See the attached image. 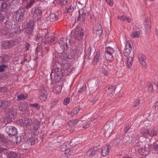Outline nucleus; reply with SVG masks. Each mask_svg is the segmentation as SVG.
I'll use <instances>...</instances> for the list:
<instances>
[{"label": "nucleus", "mask_w": 158, "mask_h": 158, "mask_svg": "<svg viewBox=\"0 0 158 158\" xmlns=\"http://www.w3.org/2000/svg\"><path fill=\"white\" fill-rule=\"evenodd\" d=\"M141 31H135L131 35V36L132 38H138L140 35Z\"/></svg>", "instance_id": "nucleus-33"}, {"label": "nucleus", "mask_w": 158, "mask_h": 158, "mask_svg": "<svg viewBox=\"0 0 158 158\" xmlns=\"http://www.w3.org/2000/svg\"><path fill=\"white\" fill-rule=\"evenodd\" d=\"M107 3L110 6H112L113 5V2L111 0H105Z\"/></svg>", "instance_id": "nucleus-58"}, {"label": "nucleus", "mask_w": 158, "mask_h": 158, "mask_svg": "<svg viewBox=\"0 0 158 158\" xmlns=\"http://www.w3.org/2000/svg\"><path fill=\"white\" fill-rule=\"evenodd\" d=\"M85 0H82L81 1H79L78 2L81 5H83L85 3Z\"/></svg>", "instance_id": "nucleus-62"}, {"label": "nucleus", "mask_w": 158, "mask_h": 158, "mask_svg": "<svg viewBox=\"0 0 158 158\" xmlns=\"http://www.w3.org/2000/svg\"><path fill=\"white\" fill-rule=\"evenodd\" d=\"M132 49L129 42H127L123 53L125 56L128 57L127 61V67L130 68L133 64V59L134 57V53L132 51Z\"/></svg>", "instance_id": "nucleus-1"}, {"label": "nucleus", "mask_w": 158, "mask_h": 158, "mask_svg": "<svg viewBox=\"0 0 158 158\" xmlns=\"http://www.w3.org/2000/svg\"><path fill=\"white\" fill-rule=\"evenodd\" d=\"M74 49L77 51V53L78 55L81 54V53L85 50L84 47L82 45L80 44L77 46Z\"/></svg>", "instance_id": "nucleus-25"}, {"label": "nucleus", "mask_w": 158, "mask_h": 158, "mask_svg": "<svg viewBox=\"0 0 158 158\" xmlns=\"http://www.w3.org/2000/svg\"><path fill=\"white\" fill-rule=\"evenodd\" d=\"M35 24V21L33 20H30L29 22L27 23L26 27L31 28L34 29V26Z\"/></svg>", "instance_id": "nucleus-35"}, {"label": "nucleus", "mask_w": 158, "mask_h": 158, "mask_svg": "<svg viewBox=\"0 0 158 158\" xmlns=\"http://www.w3.org/2000/svg\"><path fill=\"white\" fill-rule=\"evenodd\" d=\"M116 87L115 85H109L106 88V93L110 96H113L114 94Z\"/></svg>", "instance_id": "nucleus-9"}, {"label": "nucleus", "mask_w": 158, "mask_h": 158, "mask_svg": "<svg viewBox=\"0 0 158 158\" xmlns=\"http://www.w3.org/2000/svg\"><path fill=\"white\" fill-rule=\"evenodd\" d=\"M9 148L10 147H9V148L7 149V151H6V153L8 155L10 158H16L17 156L16 153L15 152L9 151Z\"/></svg>", "instance_id": "nucleus-27"}, {"label": "nucleus", "mask_w": 158, "mask_h": 158, "mask_svg": "<svg viewBox=\"0 0 158 158\" xmlns=\"http://www.w3.org/2000/svg\"><path fill=\"white\" fill-rule=\"evenodd\" d=\"M153 148L155 149V150H158V144H155L153 146Z\"/></svg>", "instance_id": "nucleus-61"}, {"label": "nucleus", "mask_w": 158, "mask_h": 158, "mask_svg": "<svg viewBox=\"0 0 158 158\" xmlns=\"http://www.w3.org/2000/svg\"><path fill=\"white\" fill-rule=\"evenodd\" d=\"M114 51V49L111 48L107 47L106 48L105 54L106 59L111 61L113 59V54Z\"/></svg>", "instance_id": "nucleus-5"}, {"label": "nucleus", "mask_w": 158, "mask_h": 158, "mask_svg": "<svg viewBox=\"0 0 158 158\" xmlns=\"http://www.w3.org/2000/svg\"><path fill=\"white\" fill-rule=\"evenodd\" d=\"M19 110L23 112L25 115H29L30 114V111L27 108V106L24 104L20 105L19 107Z\"/></svg>", "instance_id": "nucleus-20"}, {"label": "nucleus", "mask_w": 158, "mask_h": 158, "mask_svg": "<svg viewBox=\"0 0 158 158\" xmlns=\"http://www.w3.org/2000/svg\"><path fill=\"white\" fill-rule=\"evenodd\" d=\"M109 145H106L102 148L101 154L103 156H106L109 153Z\"/></svg>", "instance_id": "nucleus-24"}, {"label": "nucleus", "mask_w": 158, "mask_h": 158, "mask_svg": "<svg viewBox=\"0 0 158 158\" xmlns=\"http://www.w3.org/2000/svg\"><path fill=\"white\" fill-rule=\"evenodd\" d=\"M103 73L106 76L105 78L106 79H107L108 78V73L107 71L105 70H102Z\"/></svg>", "instance_id": "nucleus-52"}, {"label": "nucleus", "mask_w": 158, "mask_h": 158, "mask_svg": "<svg viewBox=\"0 0 158 158\" xmlns=\"http://www.w3.org/2000/svg\"><path fill=\"white\" fill-rule=\"evenodd\" d=\"M76 6L74 4H72L70 6L66 9L65 12L70 13L73 11L74 8H76Z\"/></svg>", "instance_id": "nucleus-34"}, {"label": "nucleus", "mask_w": 158, "mask_h": 158, "mask_svg": "<svg viewBox=\"0 0 158 158\" xmlns=\"http://www.w3.org/2000/svg\"><path fill=\"white\" fill-rule=\"evenodd\" d=\"M30 106L32 107H36L37 109L38 110H39L40 108V106L37 103L35 104H30Z\"/></svg>", "instance_id": "nucleus-47"}, {"label": "nucleus", "mask_w": 158, "mask_h": 158, "mask_svg": "<svg viewBox=\"0 0 158 158\" xmlns=\"http://www.w3.org/2000/svg\"><path fill=\"white\" fill-rule=\"evenodd\" d=\"M64 39L62 38L60 40L58 41V43L60 45L61 48L62 50H60L61 51H63L65 50H67L69 46H70V41L68 40V43L67 42V40L64 41Z\"/></svg>", "instance_id": "nucleus-6"}, {"label": "nucleus", "mask_w": 158, "mask_h": 158, "mask_svg": "<svg viewBox=\"0 0 158 158\" xmlns=\"http://www.w3.org/2000/svg\"><path fill=\"white\" fill-rule=\"evenodd\" d=\"M7 118L10 119H11L14 117L13 114L12 113H7L6 115Z\"/></svg>", "instance_id": "nucleus-46"}, {"label": "nucleus", "mask_w": 158, "mask_h": 158, "mask_svg": "<svg viewBox=\"0 0 158 158\" xmlns=\"http://www.w3.org/2000/svg\"><path fill=\"white\" fill-rule=\"evenodd\" d=\"M90 124V122H88L85 124L83 127V128H88L89 127Z\"/></svg>", "instance_id": "nucleus-57"}, {"label": "nucleus", "mask_w": 158, "mask_h": 158, "mask_svg": "<svg viewBox=\"0 0 158 158\" xmlns=\"http://www.w3.org/2000/svg\"><path fill=\"white\" fill-rule=\"evenodd\" d=\"M69 1V0H60V3L61 5H63L67 4Z\"/></svg>", "instance_id": "nucleus-48"}, {"label": "nucleus", "mask_w": 158, "mask_h": 158, "mask_svg": "<svg viewBox=\"0 0 158 158\" xmlns=\"http://www.w3.org/2000/svg\"><path fill=\"white\" fill-rule=\"evenodd\" d=\"M84 9H83L79 11V15L77 18V21L82 22L85 21L86 18V14L85 12H84Z\"/></svg>", "instance_id": "nucleus-14"}, {"label": "nucleus", "mask_w": 158, "mask_h": 158, "mask_svg": "<svg viewBox=\"0 0 158 158\" xmlns=\"http://www.w3.org/2000/svg\"><path fill=\"white\" fill-rule=\"evenodd\" d=\"M5 120V118L2 117V118H0V124L2 123V122L4 123Z\"/></svg>", "instance_id": "nucleus-60"}, {"label": "nucleus", "mask_w": 158, "mask_h": 158, "mask_svg": "<svg viewBox=\"0 0 158 158\" xmlns=\"http://www.w3.org/2000/svg\"><path fill=\"white\" fill-rule=\"evenodd\" d=\"M6 67V65L4 64H2L0 65V71L1 72H3L5 68Z\"/></svg>", "instance_id": "nucleus-53"}, {"label": "nucleus", "mask_w": 158, "mask_h": 158, "mask_svg": "<svg viewBox=\"0 0 158 158\" xmlns=\"http://www.w3.org/2000/svg\"><path fill=\"white\" fill-rule=\"evenodd\" d=\"M78 122V120L77 119L74 120L72 121L73 124L75 125L77 124Z\"/></svg>", "instance_id": "nucleus-63"}, {"label": "nucleus", "mask_w": 158, "mask_h": 158, "mask_svg": "<svg viewBox=\"0 0 158 158\" xmlns=\"http://www.w3.org/2000/svg\"><path fill=\"white\" fill-rule=\"evenodd\" d=\"M1 104V108L4 109L6 107L9 106L10 105V103L9 101H2Z\"/></svg>", "instance_id": "nucleus-29"}, {"label": "nucleus", "mask_w": 158, "mask_h": 158, "mask_svg": "<svg viewBox=\"0 0 158 158\" xmlns=\"http://www.w3.org/2000/svg\"><path fill=\"white\" fill-rule=\"evenodd\" d=\"M98 151V148L97 147H94L93 148L89 149L87 153V156L89 157H92L95 155Z\"/></svg>", "instance_id": "nucleus-18"}, {"label": "nucleus", "mask_w": 158, "mask_h": 158, "mask_svg": "<svg viewBox=\"0 0 158 158\" xmlns=\"http://www.w3.org/2000/svg\"><path fill=\"white\" fill-rule=\"evenodd\" d=\"M25 10L24 9L21 8L17 11L15 15L16 20L20 22L24 17Z\"/></svg>", "instance_id": "nucleus-4"}, {"label": "nucleus", "mask_w": 158, "mask_h": 158, "mask_svg": "<svg viewBox=\"0 0 158 158\" xmlns=\"http://www.w3.org/2000/svg\"><path fill=\"white\" fill-rule=\"evenodd\" d=\"M80 109L81 108L79 106H77L74 108L72 110V112L74 114H76L78 113Z\"/></svg>", "instance_id": "nucleus-36"}, {"label": "nucleus", "mask_w": 158, "mask_h": 158, "mask_svg": "<svg viewBox=\"0 0 158 158\" xmlns=\"http://www.w3.org/2000/svg\"><path fill=\"white\" fill-rule=\"evenodd\" d=\"M73 153V151L71 150H68L65 149V152H64V154L68 157L70 156Z\"/></svg>", "instance_id": "nucleus-39"}, {"label": "nucleus", "mask_w": 158, "mask_h": 158, "mask_svg": "<svg viewBox=\"0 0 158 158\" xmlns=\"http://www.w3.org/2000/svg\"><path fill=\"white\" fill-rule=\"evenodd\" d=\"M146 30L147 31H148L150 29V26L148 24H147L145 25Z\"/></svg>", "instance_id": "nucleus-56"}, {"label": "nucleus", "mask_w": 158, "mask_h": 158, "mask_svg": "<svg viewBox=\"0 0 158 158\" xmlns=\"http://www.w3.org/2000/svg\"><path fill=\"white\" fill-rule=\"evenodd\" d=\"M10 29L8 27H6L4 29V32L3 33L6 36V37L8 38L10 36Z\"/></svg>", "instance_id": "nucleus-31"}, {"label": "nucleus", "mask_w": 158, "mask_h": 158, "mask_svg": "<svg viewBox=\"0 0 158 158\" xmlns=\"http://www.w3.org/2000/svg\"><path fill=\"white\" fill-rule=\"evenodd\" d=\"M139 151L140 152V155L146 156L148 152L145 150L144 148H140L139 149Z\"/></svg>", "instance_id": "nucleus-38"}, {"label": "nucleus", "mask_w": 158, "mask_h": 158, "mask_svg": "<svg viewBox=\"0 0 158 158\" xmlns=\"http://www.w3.org/2000/svg\"><path fill=\"white\" fill-rule=\"evenodd\" d=\"M141 133L144 135H147V136L149 135V131L148 129H143L141 130Z\"/></svg>", "instance_id": "nucleus-45"}, {"label": "nucleus", "mask_w": 158, "mask_h": 158, "mask_svg": "<svg viewBox=\"0 0 158 158\" xmlns=\"http://www.w3.org/2000/svg\"><path fill=\"white\" fill-rule=\"evenodd\" d=\"M35 142V139L33 137L28 139L23 143L21 145L22 148L25 150H29L32 145H34Z\"/></svg>", "instance_id": "nucleus-3"}, {"label": "nucleus", "mask_w": 158, "mask_h": 158, "mask_svg": "<svg viewBox=\"0 0 158 158\" xmlns=\"http://www.w3.org/2000/svg\"><path fill=\"white\" fill-rule=\"evenodd\" d=\"M34 30V29L32 27L30 28L26 27L25 29V31L28 34H30L32 33Z\"/></svg>", "instance_id": "nucleus-40"}, {"label": "nucleus", "mask_w": 158, "mask_h": 158, "mask_svg": "<svg viewBox=\"0 0 158 158\" xmlns=\"http://www.w3.org/2000/svg\"><path fill=\"white\" fill-rule=\"evenodd\" d=\"M102 32V30H98L97 31H94L93 32L97 36L99 37Z\"/></svg>", "instance_id": "nucleus-44"}, {"label": "nucleus", "mask_w": 158, "mask_h": 158, "mask_svg": "<svg viewBox=\"0 0 158 158\" xmlns=\"http://www.w3.org/2000/svg\"><path fill=\"white\" fill-rule=\"evenodd\" d=\"M139 100L138 99L136 100L133 106L134 107H135L139 105Z\"/></svg>", "instance_id": "nucleus-55"}, {"label": "nucleus", "mask_w": 158, "mask_h": 158, "mask_svg": "<svg viewBox=\"0 0 158 158\" xmlns=\"http://www.w3.org/2000/svg\"><path fill=\"white\" fill-rule=\"evenodd\" d=\"M157 134V131L156 130L154 129H152L150 131V132H149V135L150 136H154L156 135Z\"/></svg>", "instance_id": "nucleus-42"}, {"label": "nucleus", "mask_w": 158, "mask_h": 158, "mask_svg": "<svg viewBox=\"0 0 158 158\" xmlns=\"http://www.w3.org/2000/svg\"><path fill=\"white\" fill-rule=\"evenodd\" d=\"M21 122L23 126H29L32 123L31 119L29 118H25L22 119Z\"/></svg>", "instance_id": "nucleus-19"}, {"label": "nucleus", "mask_w": 158, "mask_h": 158, "mask_svg": "<svg viewBox=\"0 0 158 158\" xmlns=\"http://www.w3.org/2000/svg\"><path fill=\"white\" fill-rule=\"evenodd\" d=\"M138 57L140 63L141 64L142 67L144 69L146 68L147 64L145 60V56L143 55L140 54L138 55Z\"/></svg>", "instance_id": "nucleus-16"}, {"label": "nucleus", "mask_w": 158, "mask_h": 158, "mask_svg": "<svg viewBox=\"0 0 158 158\" xmlns=\"http://www.w3.org/2000/svg\"><path fill=\"white\" fill-rule=\"evenodd\" d=\"M14 44L13 40H6L2 42L1 45L3 49H10L14 46Z\"/></svg>", "instance_id": "nucleus-7"}, {"label": "nucleus", "mask_w": 158, "mask_h": 158, "mask_svg": "<svg viewBox=\"0 0 158 158\" xmlns=\"http://www.w3.org/2000/svg\"><path fill=\"white\" fill-rule=\"evenodd\" d=\"M46 40L48 42L50 43L51 45H52L56 42L57 39L55 37H48L47 38V39H46Z\"/></svg>", "instance_id": "nucleus-28"}, {"label": "nucleus", "mask_w": 158, "mask_h": 158, "mask_svg": "<svg viewBox=\"0 0 158 158\" xmlns=\"http://www.w3.org/2000/svg\"><path fill=\"white\" fill-rule=\"evenodd\" d=\"M6 131L9 135H15L17 133L16 128L11 126H7Z\"/></svg>", "instance_id": "nucleus-12"}, {"label": "nucleus", "mask_w": 158, "mask_h": 158, "mask_svg": "<svg viewBox=\"0 0 158 158\" xmlns=\"http://www.w3.org/2000/svg\"><path fill=\"white\" fill-rule=\"evenodd\" d=\"M93 29L94 31H96L98 30H102V27L100 24H96Z\"/></svg>", "instance_id": "nucleus-43"}, {"label": "nucleus", "mask_w": 158, "mask_h": 158, "mask_svg": "<svg viewBox=\"0 0 158 158\" xmlns=\"http://www.w3.org/2000/svg\"><path fill=\"white\" fill-rule=\"evenodd\" d=\"M40 93L39 97L41 100L45 101L47 98V93L44 88L43 87H40Z\"/></svg>", "instance_id": "nucleus-10"}, {"label": "nucleus", "mask_w": 158, "mask_h": 158, "mask_svg": "<svg viewBox=\"0 0 158 158\" xmlns=\"http://www.w3.org/2000/svg\"><path fill=\"white\" fill-rule=\"evenodd\" d=\"M73 36L76 40H80L83 38L84 33L81 29H76Z\"/></svg>", "instance_id": "nucleus-8"}, {"label": "nucleus", "mask_w": 158, "mask_h": 158, "mask_svg": "<svg viewBox=\"0 0 158 158\" xmlns=\"http://www.w3.org/2000/svg\"><path fill=\"white\" fill-rule=\"evenodd\" d=\"M98 96H96L94 98L93 100V101H94V102H96L98 100Z\"/></svg>", "instance_id": "nucleus-64"}, {"label": "nucleus", "mask_w": 158, "mask_h": 158, "mask_svg": "<svg viewBox=\"0 0 158 158\" xmlns=\"http://www.w3.org/2000/svg\"><path fill=\"white\" fill-rule=\"evenodd\" d=\"M99 54H98V53L97 52L96 53V55L94 56V60L95 62H96V63H97L99 60Z\"/></svg>", "instance_id": "nucleus-50"}, {"label": "nucleus", "mask_w": 158, "mask_h": 158, "mask_svg": "<svg viewBox=\"0 0 158 158\" xmlns=\"http://www.w3.org/2000/svg\"><path fill=\"white\" fill-rule=\"evenodd\" d=\"M35 2V0H29L27 1L26 8L27 9H28L31 7L33 5Z\"/></svg>", "instance_id": "nucleus-32"}, {"label": "nucleus", "mask_w": 158, "mask_h": 158, "mask_svg": "<svg viewBox=\"0 0 158 158\" xmlns=\"http://www.w3.org/2000/svg\"><path fill=\"white\" fill-rule=\"evenodd\" d=\"M28 97V95L27 94H21L18 96L17 100H23L26 99Z\"/></svg>", "instance_id": "nucleus-37"}, {"label": "nucleus", "mask_w": 158, "mask_h": 158, "mask_svg": "<svg viewBox=\"0 0 158 158\" xmlns=\"http://www.w3.org/2000/svg\"><path fill=\"white\" fill-rule=\"evenodd\" d=\"M40 122L37 119H35L33 124V129L34 132L36 134L39 133V129H40Z\"/></svg>", "instance_id": "nucleus-13"}, {"label": "nucleus", "mask_w": 158, "mask_h": 158, "mask_svg": "<svg viewBox=\"0 0 158 158\" xmlns=\"http://www.w3.org/2000/svg\"><path fill=\"white\" fill-rule=\"evenodd\" d=\"M0 142L3 143H5V145L6 144H6L8 142V140L5 137L3 136H0ZM8 147H9V145L7 144Z\"/></svg>", "instance_id": "nucleus-41"}, {"label": "nucleus", "mask_w": 158, "mask_h": 158, "mask_svg": "<svg viewBox=\"0 0 158 158\" xmlns=\"http://www.w3.org/2000/svg\"><path fill=\"white\" fill-rule=\"evenodd\" d=\"M88 53L87 54V56H88L89 57V56L90 55V54L91 52V49L90 48H89L88 51Z\"/></svg>", "instance_id": "nucleus-59"}, {"label": "nucleus", "mask_w": 158, "mask_h": 158, "mask_svg": "<svg viewBox=\"0 0 158 158\" xmlns=\"http://www.w3.org/2000/svg\"><path fill=\"white\" fill-rule=\"evenodd\" d=\"M7 4L5 2H2L1 8L2 9H4L6 7Z\"/></svg>", "instance_id": "nucleus-54"}, {"label": "nucleus", "mask_w": 158, "mask_h": 158, "mask_svg": "<svg viewBox=\"0 0 158 158\" xmlns=\"http://www.w3.org/2000/svg\"><path fill=\"white\" fill-rule=\"evenodd\" d=\"M48 31L46 29H44L41 33H39L36 37L35 40L36 41H39L43 37H44L48 35Z\"/></svg>", "instance_id": "nucleus-15"}, {"label": "nucleus", "mask_w": 158, "mask_h": 158, "mask_svg": "<svg viewBox=\"0 0 158 158\" xmlns=\"http://www.w3.org/2000/svg\"><path fill=\"white\" fill-rule=\"evenodd\" d=\"M61 65L64 70L65 69L66 70L68 69L71 66L70 62L65 60H64L62 61L61 63Z\"/></svg>", "instance_id": "nucleus-21"}, {"label": "nucleus", "mask_w": 158, "mask_h": 158, "mask_svg": "<svg viewBox=\"0 0 158 158\" xmlns=\"http://www.w3.org/2000/svg\"><path fill=\"white\" fill-rule=\"evenodd\" d=\"M117 18L122 21H124L126 19V16L124 15L118 16L117 17Z\"/></svg>", "instance_id": "nucleus-49"}, {"label": "nucleus", "mask_w": 158, "mask_h": 158, "mask_svg": "<svg viewBox=\"0 0 158 158\" xmlns=\"http://www.w3.org/2000/svg\"><path fill=\"white\" fill-rule=\"evenodd\" d=\"M148 91L150 93H153L156 89L158 88V84L156 83H149L148 85Z\"/></svg>", "instance_id": "nucleus-17"}, {"label": "nucleus", "mask_w": 158, "mask_h": 158, "mask_svg": "<svg viewBox=\"0 0 158 158\" xmlns=\"http://www.w3.org/2000/svg\"><path fill=\"white\" fill-rule=\"evenodd\" d=\"M104 130L105 131L104 132L105 133V134L104 135L105 136L107 134L110 135V134L111 133L112 130L111 128H110V127H109V126H105L104 127Z\"/></svg>", "instance_id": "nucleus-30"}, {"label": "nucleus", "mask_w": 158, "mask_h": 158, "mask_svg": "<svg viewBox=\"0 0 158 158\" xmlns=\"http://www.w3.org/2000/svg\"><path fill=\"white\" fill-rule=\"evenodd\" d=\"M57 18V16L55 13L51 14L48 17L46 18V20L50 22L55 21Z\"/></svg>", "instance_id": "nucleus-22"}, {"label": "nucleus", "mask_w": 158, "mask_h": 158, "mask_svg": "<svg viewBox=\"0 0 158 158\" xmlns=\"http://www.w3.org/2000/svg\"><path fill=\"white\" fill-rule=\"evenodd\" d=\"M64 70L61 69L56 68L54 71H52L51 74L52 79L55 82L59 81L64 75Z\"/></svg>", "instance_id": "nucleus-2"}, {"label": "nucleus", "mask_w": 158, "mask_h": 158, "mask_svg": "<svg viewBox=\"0 0 158 158\" xmlns=\"http://www.w3.org/2000/svg\"><path fill=\"white\" fill-rule=\"evenodd\" d=\"M31 13L33 19H36V18H40L42 12L40 10L37 8H33L32 9Z\"/></svg>", "instance_id": "nucleus-11"}, {"label": "nucleus", "mask_w": 158, "mask_h": 158, "mask_svg": "<svg viewBox=\"0 0 158 158\" xmlns=\"http://www.w3.org/2000/svg\"><path fill=\"white\" fill-rule=\"evenodd\" d=\"M78 56V55L77 53V51H76L74 49L72 50L70 53H68L67 54L68 58L70 59L73 58Z\"/></svg>", "instance_id": "nucleus-23"}, {"label": "nucleus", "mask_w": 158, "mask_h": 158, "mask_svg": "<svg viewBox=\"0 0 158 158\" xmlns=\"http://www.w3.org/2000/svg\"><path fill=\"white\" fill-rule=\"evenodd\" d=\"M62 89V86L60 85H55L53 88V92L56 94L60 93Z\"/></svg>", "instance_id": "nucleus-26"}, {"label": "nucleus", "mask_w": 158, "mask_h": 158, "mask_svg": "<svg viewBox=\"0 0 158 158\" xmlns=\"http://www.w3.org/2000/svg\"><path fill=\"white\" fill-rule=\"evenodd\" d=\"M70 100V98L68 97L65 98L63 104L65 105H67L68 103H69Z\"/></svg>", "instance_id": "nucleus-51"}]
</instances>
